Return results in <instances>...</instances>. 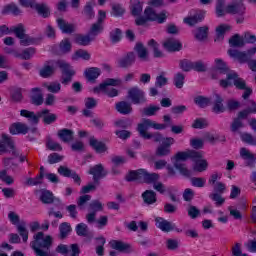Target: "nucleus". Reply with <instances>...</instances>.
Returning <instances> with one entry per match:
<instances>
[{"label": "nucleus", "instance_id": "obj_24", "mask_svg": "<svg viewBox=\"0 0 256 256\" xmlns=\"http://www.w3.org/2000/svg\"><path fill=\"white\" fill-rule=\"evenodd\" d=\"M55 61L50 60L44 66L40 69L39 74L40 77H43L44 79H47L55 73Z\"/></svg>", "mask_w": 256, "mask_h": 256}, {"label": "nucleus", "instance_id": "obj_62", "mask_svg": "<svg viewBox=\"0 0 256 256\" xmlns=\"http://www.w3.org/2000/svg\"><path fill=\"white\" fill-rule=\"evenodd\" d=\"M122 34L123 32L119 28H116L112 32H110V39L112 43H119V41H121Z\"/></svg>", "mask_w": 256, "mask_h": 256}, {"label": "nucleus", "instance_id": "obj_26", "mask_svg": "<svg viewBox=\"0 0 256 256\" xmlns=\"http://www.w3.org/2000/svg\"><path fill=\"white\" fill-rule=\"evenodd\" d=\"M57 24L62 33H66L68 35H71V33H75V25L65 21V19L58 18Z\"/></svg>", "mask_w": 256, "mask_h": 256}, {"label": "nucleus", "instance_id": "obj_28", "mask_svg": "<svg viewBox=\"0 0 256 256\" xmlns=\"http://www.w3.org/2000/svg\"><path fill=\"white\" fill-rule=\"evenodd\" d=\"M155 221L158 229H160L161 231H164V233H169V231H173V229H175V225L163 219L162 217H157Z\"/></svg>", "mask_w": 256, "mask_h": 256}, {"label": "nucleus", "instance_id": "obj_49", "mask_svg": "<svg viewBox=\"0 0 256 256\" xmlns=\"http://www.w3.org/2000/svg\"><path fill=\"white\" fill-rule=\"evenodd\" d=\"M72 59L74 61H77V59H84V61H89V59H91V54H89V52H87L86 50L79 49L72 56Z\"/></svg>", "mask_w": 256, "mask_h": 256}, {"label": "nucleus", "instance_id": "obj_38", "mask_svg": "<svg viewBox=\"0 0 256 256\" xmlns=\"http://www.w3.org/2000/svg\"><path fill=\"white\" fill-rule=\"evenodd\" d=\"M215 69L220 75H229L231 71L229 70V67H227V63L223 61V59H215Z\"/></svg>", "mask_w": 256, "mask_h": 256}, {"label": "nucleus", "instance_id": "obj_12", "mask_svg": "<svg viewBox=\"0 0 256 256\" xmlns=\"http://www.w3.org/2000/svg\"><path fill=\"white\" fill-rule=\"evenodd\" d=\"M9 149L11 150L14 157H19V151L15 149V143L11 137H9L7 134H3L2 140H0V155L9 152Z\"/></svg>", "mask_w": 256, "mask_h": 256}, {"label": "nucleus", "instance_id": "obj_41", "mask_svg": "<svg viewBox=\"0 0 256 256\" xmlns=\"http://www.w3.org/2000/svg\"><path fill=\"white\" fill-rule=\"evenodd\" d=\"M229 45L230 47L241 49V47H245V40L239 34H235L229 39Z\"/></svg>", "mask_w": 256, "mask_h": 256}, {"label": "nucleus", "instance_id": "obj_37", "mask_svg": "<svg viewBox=\"0 0 256 256\" xmlns=\"http://www.w3.org/2000/svg\"><path fill=\"white\" fill-rule=\"evenodd\" d=\"M9 13H12V15H21L23 11H21V8L17 4L11 3L4 6L2 10V15H9Z\"/></svg>", "mask_w": 256, "mask_h": 256}, {"label": "nucleus", "instance_id": "obj_14", "mask_svg": "<svg viewBox=\"0 0 256 256\" xmlns=\"http://www.w3.org/2000/svg\"><path fill=\"white\" fill-rule=\"evenodd\" d=\"M128 99H130L134 105H141V103L147 102L145 92L137 86H134L128 90Z\"/></svg>", "mask_w": 256, "mask_h": 256}, {"label": "nucleus", "instance_id": "obj_18", "mask_svg": "<svg viewBox=\"0 0 256 256\" xmlns=\"http://www.w3.org/2000/svg\"><path fill=\"white\" fill-rule=\"evenodd\" d=\"M223 97L219 94H214L212 98V111L213 113H225L227 111V107H225V104H223Z\"/></svg>", "mask_w": 256, "mask_h": 256}, {"label": "nucleus", "instance_id": "obj_13", "mask_svg": "<svg viewBox=\"0 0 256 256\" xmlns=\"http://www.w3.org/2000/svg\"><path fill=\"white\" fill-rule=\"evenodd\" d=\"M105 19H107V13L103 10H99L97 22L92 24L89 31V36L92 37V39L96 38L99 33H102L103 21H105Z\"/></svg>", "mask_w": 256, "mask_h": 256}, {"label": "nucleus", "instance_id": "obj_36", "mask_svg": "<svg viewBox=\"0 0 256 256\" xmlns=\"http://www.w3.org/2000/svg\"><path fill=\"white\" fill-rule=\"evenodd\" d=\"M130 11H131V15H133V17H139V15H141V13H143L142 2L139 0L131 1L130 2Z\"/></svg>", "mask_w": 256, "mask_h": 256}, {"label": "nucleus", "instance_id": "obj_57", "mask_svg": "<svg viewBox=\"0 0 256 256\" xmlns=\"http://www.w3.org/2000/svg\"><path fill=\"white\" fill-rule=\"evenodd\" d=\"M223 194H219V193H211L209 195L210 199H212V201L215 202L216 207H221V205H223L225 203V198H223L222 196Z\"/></svg>", "mask_w": 256, "mask_h": 256}, {"label": "nucleus", "instance_id": "obj_48", "mask_svg": "<svg viewBox=\"0 0 256 256\" xmlns=\"http://www.w3.org/2000/svg\"><path fill=\"white\" fill-rule=\"evenodd\" d=\"M148 47H151V49H153L154 57L161 58L165 56L163 52L159 50V43H157V41H155L154 39H151L148 42Z\"/></svg>", "mask_w": 256, "mask_h": 256}, {"label": "nucleus", "instance_id": "obj_5", "mask_svg": "<svg viewBox=\"0 0 256 256\" xmlns=\"http://www.w3.org/2000/svg\"><path fill=\"white\" fill-rule=\"evenodd\" d=\"M121 83V79L119 78H107L98 87L94 88V93H99V91H103L108 97H117V95H119V91L115 88L109 87H119Z\"/></svg>", "mask_w": 256, "mask_h": 256}, {"label": "nucleus", "instance_id": "obj_3", "mask_svg": "<svg viewBox=\"0 0 256 256\" xmlns=\"http://www.w3.org/2000/svg\"><path fill=\"white\" fill-rule=\"evenodd\" d=\"M126 181H143L147 185H154L156 181H159L160 176L157 173H149L145 169H138L130 171L126 177Z\"/></svg>", "mask_w": 256, "mask_h": 256}, {"label": "nucleus", "instance_id": "obj_31", "mask_svg": "<svg viewBox=\"0 0 256 256\" xmlns=\"http://www.w3.org/2000/svg\"><path fill=\"white\" fill-rule=\"evenodd\" d=\"M89 145L94 149V151H96V153H105L107 151V145L97 140L95 137L90 138Z\"/></svg>", "mask_w": 256, "mask_h": 256}, {"label": "nucleus", "instance_id": "obj_60", "mask_svg": "<svg viewBox=\"0 0 256 256\" xmlns=\"http://www.w3.org/2000/svg\"><path fill=\"white\" fill-rule=\"evenodd\" d=\"M227 13V8H225V0H218L216 4V15L218 17H223Z\"/></svg>", "mask_w": 256, "mask_h": 256}, {"label": "nucleus", "instance_id": "obj_58", "mask_svg": "<svg viewBox=\"0 0 256 256\" xmlns=\"http://www.w3.org/2000/svg\"><path fill=\"white\" fill-rule=\"evenodd\" d=\"M46 147L50 151H63V147H61V144H59L58 142L53 141V139H51V138L47 139Z\"/></svg>", "mask_w": 256, "mask_h": 256}, {"label": "nucleus", "instance_id": "obj_8", "mask_svg": "<svg viewBox=\"0 0 256 256\" xmlns=\"http://www.w3.org/2000/svg\"><path fill=\"white\" fill-rule=\"evenodd\" d=\"M56 65H58L62 71L60 83H62V85H69V83L73 81V77H75V69H73L71 64L67 63L65 60H58Z\"/></svg>", "mask_w": 256, "mask_h": 256}, {"label": "nucleus", "instance_id": "obj_51", "mask_svg": "<svg viewBox=\"0 0 256 256\" xmlns=\"http://www.w3.org/2000/svg\"><path fill=\"white\" fill-rule=\"evenodd\" d=\"M10 33H14L17 39H20L22 36L26 34L25 26L23 24H18L17 26H13L12 28H10Z\"/></svg>", "mask_w": 256, "mask_h": 256}, {"label": "nucleus", "instance_id": "obj_15", "mask_svg": "<svg viewBox=\"0 0 256 256\" xmlns=\"http://www.w3.org/2000/svg\"><path fill=\"white\" fill-rule=\"evenodd\" d=\"M89 175L93 176V181L95 185H100L101 179L104 177H107V170H105V167L103 164H96L90 168L88 171Z\"/></svg>", "mask_w": 256, "mask_h": 256}, {"label": "nucleus", "instance_id": "obj_32", "mask_svg": "<svg viewBox=\"0 0 256 256\" xmlns=\"http://www.w3.org/2000/svg\"><path fill=\"white\" fill-rule=\"evenodd\" d=\"M134 50L136 51L140 60L149 61V51H147V48L143 45V43H136Z\"/></svg>", "mask_w": 256, "mask_h": 256}, {"label": "nucleus", "instance_id": "obj_40", "mask_svg": "<svg viewBox=\"0 0 256 256\" xmlns=\"http://www.w3.org/2000/svg\"><path fill=\"white\" fill-rule=\"evenodd\" d=\"M84 75L88 81H95V79L101 75V69L97 67L87 68L84 71Z\"/></svg>", "mask_w": 256, "mask_h": 256}, {"label": "nucleus", "instance_id": "obj_47", "mask_svg": "<svg viewBox=\"0 0 256 256\" xmlns=\"http://www.w3.org/2000/svg\"><path fill=\"white\" fill-rule=\"evenodd\" d=\"M207 167H209L207 160H201L200 158L195 161V165L193 166V171H197L198 173H203V171H207Z\"/></svg>", "mask_w": 256, "mask_h": 256}, {"label": "nucleus", "instance_id": "obj_42", "mask_svg": "<svg viewBox=\"0 0 256 256\" xmlns=\"http://www.w3.org/2000/svg\"><path fill=\"white\" fill-rule=\"evenodd\" d=\"M208 35H209V27L207 26L197 28L194 33V37L195 39H197V41H205Z\"/></svg>", "mask_w": 256, "mask_h": 256}, {"label": "nucleus", "instance_id": "obj_27", "mask_svg": "<svg viewBox=\"0 0 256 256\" xmlns=\"http://www.w3.org/2000/svg\"><path fill=\"white\" fill-rule=\"evenodd\" d=\"M30 101L32 105H43V93L41 92V88H32L31 89Z\"/></svg>", "mask_w": 256, "mask_h": 256}, {"label": "nucleus", "instance_id": "obj_54", "mask_svg": "<svg viewBox=\"0 0 256 256\" xmlns=\"http://www.w3.org/2000/svg\"><path fill=\"white\" fill-rule=\"evenodd\" d=\"M179 67L185 73H189V71L193 70V61L187 59L180 60Z\"/></svg>", "mask_w": 256, "mask_h": 256}, {"label": "nucleus", "instance_id": "obj_45", "mask_svg": "<svg viewBox=\"0 0 256 256\" xmlns=\"http://www.w3.org/2000/svg\"><path fill=\"white\" fill-rule=\"evenodd\" d=\"M40 201H42L45 205H51V203L55 201L53 192L49 190H41Z\"/></svg>", "mask_w": 256, "mask_h": 256}, {"label": "nucleus", "instance_id": "obj_52", "mask_svg": "<svg viewBox=\"0 0 256 256\" xmlns=\"http://www.w3.org/2000/svg\"><path fill=\"white\" fill-rule=\"evenodd\" d=\"M76 233L79 237H87L89 235V226L85 223H80L76 226Z\"/></svg>", "mask_w": 256, "mask_h": 256}, {"label": "nucleus", "instance_id": "obj_29", "mask_svg": "<svg viewBox=\"0 0 256 256\" xmlns=\"http://www.w3.org/2000/svg\"><path fill=\"white\" fill-rule=\"evenodd\" d=\"M109 245L112 249H115L116 251L131 253V245L124 243L123 241L111 240Z\"/></svg>", "mask_w": 256, "mask_h": 256}, {"label": "nucleus", "instance_id": "obj_34", "mask_svg": "<svg viewBox=\"0 0 256 256\" xmlns=\"http://www.w3.org/2000/svg\"><path fill=\"white\" fill-rule=\"evenodd\" d=\"M142 199L146 205L157 203V193L153 190H146L142 193Z\"/></svg>", "mask_w": 256, "mask_h": 256}, {"label": "nucleus", "instance_id": "obj_56", "mask_svg": "<svg viewBox=\"0 0 256 256\" xmlns=\"http://www.w3.org/2000/svg\"><path fill=\"white\" fill-rule=\"evenodd\" d=\"M245 127V124H243V120H239V118H234L231 125H230V131L232 133H237L239 129H243Z\"/></svg>", "mask_w": 256, "mask_h": 256}, {"label": "nucleus", "instance_id": "obj_39", "mask_svg": "<svg viewBox=\"0 0 256 256\" xmlns=\"http://www.w3.org/2000/svg\"><path fill=\"white\" fill-rule=\"evenodd\" d=\"M93 37L88 35H82V34H76L74 36V42L77 43V45H81L82 47H87V45L91 44V40Z\"/></svg>", "mask_w": 256, "mask_h": 256}, {"label": "nucleus", "instance_id": "obj_19", "mask_svg": "<svg viewBox=\"0 0 256 256\" xmlns=\"http://www.w3.org/2000/svg\"><path fill=\"white\" fill-rule=\"evenodd\" d=\"M58 173L59 175H62V177H71V179L74 180V183L81 185V177H79L78 173L71 170L69 167L59 166Z\"/></svg>", "mask_w": 256, "mask_h": 256}, {"label": "nucleus", "instance_id": "obj_4", "mask_svg": "<svg viewBox=\"0 0 256 256\" xmlns=\"http://www.w3.org/2000/svg\"><path fill=\"white\" fill-rule=\"evenodd\" d=\"M148 21H156L157 23H165L167 21V14L162 12L160 14H156L155 10L151 7H147L144 10V15L139 16L135 19V24L138 26L146 25Z\"/></svg>", "mask_w": 256, "mask_h": 256}, {"label": "nucleus", "instance_id": "obj_46", "mask_svg": "<svg viewBox=\"0 0 256 256\" xmlns=\"http://www.w3.org/2000/svg\"><path fill=\"white\" fill-rule=\"evenodd\" d=\"M203 18V14H195L194 16L184 18V23H186V25H189V27H194V25H197V23H201V21H203Z\"/></svg>", "mask_w": 256, "mask_h": 256}, {"label": "nucleus", "instance_id": "obj_21", "mask_svg": "<svg viewBox=\"0 0 256 256\" xmlns=\"http://www.w3.org/2000/svg\"><path fill=\"white\" fill-rule=\"evenodd\" d=\"M163 47L166 51L170 53H175V51H181L183 45L181 42L175 38H168L163 42Z\"/></svg>", "mask_w": 256, "mask_h": 256}, {"label": "nucleus", "instance_id": "obj_7", "mask_svg": "<svg viewBox=\"0 0 256 256\" xmlns=\"http://www.w3.org/2000/svg\"><path fill=\"white\" fill-rule=\"evenodd\" d=\"M245 11L246 8L243 0H233V2L226 7V13L238 15L236 23H243V21H245Z\"/></svg>", "mask_w": 256, "mask_h": 256}, {"label": "nucleus", "instance_id": "obj_25", "mask_svg": "<svg viewBox=\"0 0 256 256\" xmlns=\"http://www.w3.org/2000/svg\"><path fill=\"white\" fill-rule=\"evenodd\" d=\"M40 119L45 125H51L57 121V114L51 113L49 109H43L40 111Z\"/></svg>", "mask_w": 256, "mask_h": 256}, {"label": "nucleus", "instance_id": "obj_1", "mask_svg": "<svg viewBox=\"0 0 256 256\" xmlns=\"http://www.w3.org/2000/svg\"><path fill=\"white\" fill-rule=\"evenodd\" d=\"M149 128L161 131L163 129H167V124H159L151 119H143L142 123L138 124L137 128L140 137H143V139H153L154 143H163L165 139H167V137H163L159 132L154 134L148 133L147 130Z\"/></svg>", "mask_w": 256, "mask_h": 256}, {"label": "nucleus", "instance_id": "obj_30", "mask_svg": "<svg viewBox=\"0 0 256 256\" xmlns=\"http://www.w3.org/2000/svg\"><path fill=\"white\" fill-rule=\"evenodd\" d=\"M116 111L121 115H130V113H133V107L129 102L121 101L116 103Z\"/></svg>", "mask_w": 256, "mask_h": 256}, {"label": "nucleus", "instance_id": "obj_53", "mask_svg": "<svg viewBox=\"0 0 256 256\" xmlns=\"http://www.w3.org/2000/svg\"><path fill=\"white\" fill-rule=\"evenodd\" d=\"M194 103L198 105V107H201V109H205V107H208V105H211V100L207 97L197 96L194 99Z\"/></svg>", "mask_w": 256, "mask_h": 256}, {"label": "nucleus", "instance_id": "obj_63", "mask_svg": "<svg viewBox=\"0 0 256 256\" xmlns=\"http://www.w3.org/2000/svg\"><path fill=\"white\" fill-rule=\"evenodd\" d=\"M241 140L243 143H247L248 145H256V138L253 137L250 133L241 134Z\"/></svg>", "mask_w": 256, "mask_h": 256}, {"label": "nucleus", "instance_id": "obj_17", "mask_svg": "<svg viewBox=\"0 0 256 256\" xmlns=\"http://www.w3.org/2000/svg\"><path fill=\"white\" fill-rule=\"evenodd\" d=\"M9 131L11 135H27L29 126L23 122H15L10 125Z\"/></svg>", "mask_w": 256, "mask_h": 256}, {"label": "nucleus", "instance_id": "obj_59", "mask_svg": "<svg viewBox=\"0 0 256 256\" xmlns=\"http://www.w3.org/2000/svg\"><path fill=\"white\" fill-rule=\"evenodd\" d=\"M82 13L87 19H93L95 17V11H93V5L91 4V2H88L85 5Z\"/></svg>", "mask_w": 256, "mask_h": 256}, {"label": "nucleus", "instance_id": "obj_22", "mask_svg": "<svg viewBox=\"0 0 256 256\" xmlns=\"http://www.w3.org/2000/svg\"><path fill=\"white\" fill-rule=\"evenodd\" d=\"M240 157L246 161V165L248 167L254 168L255 167V161L256 157L255 154L251 153L249 149L243 147L240 149Z\"/></svg>", "mask_w": 256, "mask_h": 256}, {"label": "nucleus", "instance_id": "obj_10", "mask_svg": "<svg viewBox=\"0 0 256 256\" xmlns=\"http://www.w3.org/2000/svg\"><path fill=\"white\" fill-rule=\"evenodd\" d=\"M19 3L22 7H30L31 9H35L38 15L44 17V19H47V17L51 15L49 7L46 6V4H39L35 0H19Z\"/></svg>", "mask_w": 256, "mask_h": 256}, {"label": "nucleus", "instance_id": "obj_9", "mask_svg": "<svg viewBox=\"0 0 256 256\" xmlns=\"http://www.w3.org/2000/svg\"><path fill=\"white\" fill-rule=\"evenodd\" d=\"M8 219L11 221V223L13 225H17L16 226L17 231H18L20 237H22L23 243H27V241L29 239V230H27V223L21 222L19 224V215H17L13 211L9 212Z\"/></svg>", "mask_w": 256, "mask_h": 256}, {"label": "nucleus", "instance_id": "obj_50", "mask_svg": "<svg viewBox=\"0 0 256 256\" xmlns=\"http://www.w3.org/2000/svg\"><path fill=\"white\" fill-rule=\"evenodd\" d=\"M36 53L35 48L30 47L22 51L21 54H16V57H21L24 61H29L31 57Z\"/></svg>", "mask_w": 256, "mask_h": 256}, {"label": "nucleus", "instance_id": "obj_61", "mask_svg": "<svg viewBox=\"0 0 256 256\" xmlns=\"http://www.w3.org/2000/svg\"><path fill=\"white\" fill-rule=\"evenodd\" d=\"M89 211L97 214V211H103V204L99 200H94L89 204Z\"/></svg>", "mask_w": 256, "mask_h": 256}, {"label": "nucleus", "instance_id": "obj_33", "mask_svg": "<svg viewBox=\"0 0 256 256\" xmlns=\"http://www.w3.org/2000/svg\"><path fill=\"white\" fill-rule=\"evenodd\" d=\"M57 135L63 143H70V141H73V135H75V133L71 129L63 128L58 131Z\"/></svg>", "mask_w": 256, "mask_h": 256}, {"label": "nucleus", "instance_id": "obj_16", "mask_svg": "<svg viewBox=\"0 0 256 256\" xmlns=\"http://www.w3.org/2000/svg\"><path fill=\"white\" fill-rule=\"evenodd\" d=\"M187 159L197 161V159H203V154L195 150H189L186 152H177L175 155L176 163H179V161H187Z\"/></svg>", "mask_w": 256, "mask_h": 256}, {"label": "nucleus", "instance_id": "obj_43", "mask_svg": "<svg viewBox=\"0 0 256 256\" xmlns=\"http://www.w3.org/2000/svg\"><path fill=\"white\" fill-rule=\"evenodd\" d=\"M59 231V239H67V237H69V233H71L72 231L71 224H69L68 222L61 223L59 226Z\"/></svg>", "mask_w": 256, "mask_h": 256}, {"label": "nucleus", "instance_id": "obj_6", "mask_svg": "<svg viewBox=\"0 0 256 256\" xmlns=\"http://www.w3.org/2000/svg\"><path fill=\"white\" fill-rule=\"evenodd\" d=\"M233 81V82H231ZM236 87V89L243 91L247 87V82L245 79L239 77V74L235 71H231L227 74L226 79L220 80V87L227 89V87Z\"/></svg>", "mask_w": 256, "mask_h": 256}, {"label": "nucleus", "instance_id": "obj_64", "mask_svg": "<svg viewBox=\"0 0 256 256\" xmlns=\"http://www.w3.org/2000/svg\"><path fill=\"white\" fill-rule=\"evenodd\" d=\"M205 183H207V180L203 177L191 178V184L193 185V187H205Z\"/></svg>", "mask_w": 256, "mask_h": 256}, {"label": "nucleus", "instance_id": "obj_20", "mask_svg": "<svg viewBox=\"0 0 256 256\" xmlns=\"http://www.w3.org/2000/svg\"><path fill=\"white\" fill-rule=\"evenodd\" d=\"M135 59V53L128 52L118 60V67H120V69H129V67L135 63Z\"/></svg>", "mask_w": 256, "mask_h": 256}, {"label": "nucleus", "instance_id": "obj_55", "mask_svg": "<svg viewBox=\"0 0 256 256\" xmlns=\"http://www.w3.org/2000/svg\"><path fill=\"white\" fill-rule=\"evenodd\" d=\"M174 85L177 89H183V85H185V74L178 72L174 76Z\"/></svg>", "mask_w": 256, "mask_h": 256}, {"label": "nucleus", "instance_id": "obj_11", "mask_svg": "<svg viewBox=\"0 0 256 256\" xmlns=\"http://www.w3.org/2000/svg\"><path fill=\"white\" fill-rule=\"evenodd\" d=\"M175 144V139L173 137H166L163 143L160 144L155 150V157L163 158L169 157L171 155V145Z\"/></svg>", "mask_w": 256, "mask_h": 256}, {"label": "nucleus", "instance_id": "obj_44", "mask_svg": "<svg viewBox=\"0 0 256 256\" xmlns=\"http://www.w3.org/2000/svg\"><path fill=\"white\" fill-rule=\"evenodd\" d=\"M161 107L155 105H149L141 110L143 117H153V115H157V111H160Z\"/></svg>", "mask_w": 256, "mask_h": 256}, {"label": "nucleus", "instance_id": "obj_2", "mask_svg": "<svg viewBox=\"0 0 256 256\" xmlns=\"http://www.w3.org/2000/svg\"><path fill=\"white\" fill-rule=\"evenodd\" d=\"M51 245H53V238L45 236L43 232L34 235V241L31 242V247L37 256H51Z\"/></svg>", "mask_w": 256, "mask_h": 256}, {"label": "nucleus", "instance_id": "obj_35", "mask_svg": "<svg viewBox=\"0 0 256 256\" xmlns=\"http://www.w3.org/2000/svg\"><path fill=\"white\" fill-rule=\"evenodd\" d=\"M231 26L222 24L216 28V38L214 39L215 43H219L220 41H223L225 39V33L227 31H230Z\"/></svg>", "mask_w": 256, "mask_h": 256}, {"label": "nucleus", "instance_id": "obj_23", "mask_svg": "<svg viewBox=\"0 0 256 256\" xmlns=\"http://www.w3.org/2000/svg\"><path fill=\"white\" fill-rule=\"evenodd\" d=\"M20 115L21 117H25L26 119H28L29 123H31L32 125H39V120L41 119V111L35 114V112L33 111L21 110Z\"/></svg>", "mask_w": 256, "mask_h": 256}]
</instances>
